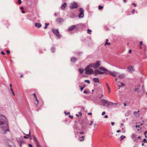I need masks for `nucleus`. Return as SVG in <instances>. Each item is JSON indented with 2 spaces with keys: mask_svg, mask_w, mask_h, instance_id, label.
Here are the masks:
<instances>
[{
  "mask_svg": "<svg viewBox=\"0 0 147 147\" xmlns=\"http://www.w3.org/2000/svg\"><path fill=\"white\" fill-rule=\"evenodd\" d=\"M0 126L3 134H5L7 131H9L7 119L3 115H0Z\"/></svg>",
  "mask_w": 147,
  "mask_h": 147,
  "instance_id": "1",
  "label": "nucleus"
},
{
  "mask_svg": "<svg viewBox=\"0 0 147 147\" xmlns=\"http://www.w3.org/2000/svg\"><path fill=\"white\" fill-rule=\"evenodd\" d=\"M85 70V73L86 74H93V70L92 69L87 68L86 67Z\"/></svg>",
  "mask_w": 147,
  "mask_h": 147,
  "instance_id": "2",
  "label": "nucleus"
},
{
  "mask_svg": "<svg viewBox=\"0 0 147 147\" xmlns=\"http://www.w3.org/2000/svg\"><path fill=\"white\" fill-rule=\"evenodd\" d=\"M94 69H96L98 68V67L101 65V62L100 61H97L95 63H94Z\"/></svg>",
  "mask_w": 147,
  "mask_h": 147,
  "instance_id": "3",
  "label": "nucleus"
},
{
  "mask_svg": "<svg viewBox=\"0 0 147 147\" xmlns=\"http://www.w3.org/2000/svg\"><path fill=\"white\" fill-rule=\"evenodd\" d=\"M52 31L53 33L55 34L56 36L59 38H60V36L59 34V32L58 30L55 29H52Z\"/></svg>",
  "mask_w": 147,
  "mask_h": 147,
  "instance_id": "4",
  "label": "nucleus"
},
{
  "mask_svg": "<svg viewBox=\"0 0 147 147\" xmlns=\"http://www.w3.org/2000/svg\"><path fill=\"white\" fill-rule=\"evenodd\" d=\"M102 102L104 105H105L107 106H108L109 105H111V103H113L111 102H109L105 99H103L102 100Z\"/></svg>",
  "mask_w": 147,
  "mask_h": 147,
  "instance_id": "5",
  "label": "nucleus"
},
{
  "mask_svg": "<svg viewBox=\"0 0 147 147\" xmlns=\"http://www.w3.org/2000/svg\"><path fill=\"white\" fill-rule=\"evenodd\" d=\"M33 137L34 141L35 142L36 144L37 147H41V146L40 145V144L36 138L34 136H33Z\"/></svg>",
  "mask_w": 147,
  "mask_h": 147,
  "instance_id": "6",
  "label": "nucleus"
},
{
  "mask_svg": "<svg viewBox=\"0 0 147 147\" xmlns=\"http://www.w3.org/2000/svg\"><path fill=\"white\" fill-rule=\"evenodd\" d=\"M78 7V5L75 2H74L72 3L71 4V6L70 7V8L71 9H72L73 8H76Z\"/></svg>",
  "mask_w": 147,
  "mask_h": 147,
  "instance_id": "7",
  "label": "nucleus"
},
{
  "mask_svg": "<svg viewBox=\"0 0 147 147\" xmlns=\"http://www.w3.org/2000/svg\"><path fill=\"white\" fill-rule=\"evenodd\" d=\"M80 12L79 14V17L80 18L81 17L82 18L84 17V10L82 8L80 9Z\"/></svg>",
  "mask_w": 147,
  "mask_h": 147,
  "instance_id": "8",
  "label": "nucleus"
},
{
  "mask_svg": "<svg viewBox=\"0 0 147 147\" xmlns=\"http://www.w3.org/2000/svg\"><path fill=\"white\" fill-rule=\"evenodd\" d=\"M128 70L130 72H132L135 71L134 69L133 66H130L127 67Z\"/></svg>",
  "mask_w": 147,
  "mask_h": 147,
  "instance_id": "9",
  "label": "nucleus"
},
{
  "mask_svg": "<svg viewBox=\"0 0 147 147\" xmlns=\"http://www.w3.org/2000/svg\"><path fill=\"white\" fill-rule=\"evenodd\" d=\"M108 73H109V74L110 73L111 75L114 77L116 76V74L117 73L116 72L114 71L113 72L110 71H108Z\"/></svg>",
  "mask_w": 147,
  "mask_h": 147,
  "instance_id": "10",
  "label": "nucleus"
},
{
  "mask_svg": "<svg viewBox=\"0 0 147 147\" xmlns=\"http://www.w3.org/2000/svg\"><path fill=\"white\" fill-rule=\"evenodd\" d=\"M99 69L101 71H109L107 69L102 66H100L99 67Z\"/></svg>",
  "mask_w": 147,
  "mask_h": 147,
  "instance_id": "11",
  "label": "nucleus"
},
{
  "mask_svg": "<svg viewBox=\"0 0 147 147\" xmlns=\"http://www.w3.org/2000/svg\"><path fill=\"white\" fill-rule=\"evenodd\" d=\"M99 71L98 69H96L93 71V74L95 76H97L99 74Z\"/></svg>",
  "mask_w": 147,
  "mask_h": 147,
  "instance_id": "12",
  "label": "nucleus"
},
{
  "mask_svg": "<svg viewBox=\"0 0 147 147\" xmlns=\"http://www.w3.org/2000/svg\"><path fill=\"white\" fill-rule=\"evenodd\" d=\"M76 26L75 25L70 26L69 27L68 30L69 31H72L76 28Z\"/></svg>",
  "mask_w": 147,
  "mask_h": 147,
  "instance_id": "13",
  "label": "nucleus"
},
{
  "mask_svg": "<svg viewBox=\"0 0 147 147\" xmlns=\"http://www.w3.org/2000/svg\"><path fill=\"white\" fill-rule=\"evenodd\" d=\"M77 60V58L75 57H73L71 59V61L72 63H75Z\"/></svg>",
  "mask_w": 147,
  "mask_h": 147,
  "instance_id": "14",
  "label": "nucleus"
},
{
  "mask_svg": "<svg viewBox=\"0 0 147 147\" xmlns=\"http://www.w3.org/2000/svg\"><path fill=\"white\" fill-rule=\"evenodd\" d=\"M57 21L59 23L63 22V20L61 18H59L57 20Z\"/></svg>",
  "mask_w": 147,
  "mask_h": 147,
  "instance_id": "15",
  "label": "nucleus"
},
{
  "mask_svg": "<svg viewBox=\"0 0 147 147\" xmlns=\"http://www.w3.org/2000/svg\"><path fill=\"white\" fill-rule=\"evenodd\" d=\"M139 112V111H138V112L136 111H134V115H135L136 117H138L139 116V114L138 113Z\"/></svg>",
  "mask_w": 147,
  "mask_h": 147,
  "instance_id": "16",
  "label": "nucleus"
},
{
  "mask_svg": "<svg viewBox=\"0 0 147 147\" xmlns=\"http://www.w3.org/2000/svg\"><path fill=\"white\" fill-rule=\"evenodd\" d=\"M35 26L38 28H39L41 26V24L40 23H36Z\"/></svg>",
  "mask_w": 147,
  "mask_h": 147,
  "instance_id": "17",
  "label": "nucleus"
},
{
  "mask_svg": "<svg viewBox=\"0 0 147 147\" xmlns=\"http://www.w3.org/2000/svg\"><path fill=\"white\" fill-rule=\"evenodd\" d=\"M87 68H91V67H94V63H92L89 65H88L87 66Z\"/></svg>",
  "mask_w": 147,
  "mask_h": 147,
  "instance_id": "18",
  "label": "nucleus"
},
{
  "mask_svg": "<svg viewBox=\"0 0 147 147\" xmlns=\"http://www.w3.org/2000/svg\"><path fill=\"white\" fill-rule=\"evenodd\" d=\"M125 77V75L124 74H122L119 75L118 77L119 78L123 79Z\"/></svg>",
  "mask_w": 147,
  "mask_h": 147,
  "instance_id": "19",
  "label": "nucleus"
},
{
  "mask_svg": "<svg viewBox=\"0 0 147 147\" xmlns=\"http://www.w3.org/2000/svg\"><path fill=\"white\" fill-rule=\"evenodd\" d=\"M109 74V73H108V72L101 71H99V74H100V75L103 74Z\"/></svg>",
  "mask_w": 147,
  "mask_h": 147,
  "instance_id": "20",
  "label": "nucleus"
},
{
  "mask_svg": "<svg viewBox=\"0 0 147 147\" xmlns=\"http://www.w3.org/2000/svg\"><path fill=\"white\" fill-rule=\"evenodd\" d=\"M84 136H82L79 138V141H82L84 140Z\"/></svg>",
  "mask_w": 147,
  "mask_h": 147,
  "instance_id": "21",
  "label": "nucleus"
},
{
  "mask_svg": "<svg viewBox=\"0 0 147 147\" xmlns=\"http://www.w3.org/2000/svg\"><path fill=\"white\" fill-rule=\"evenodd\" d=\"M93 80L95 82H99V80L97 78H94Z\"/></svg>",
  "mask_w": 147,
  "mask_h": 147,
  "instance_id": "22",
  "label": "nucleus"
},
{
  "mask_svg": "<svg viewBox=\"0 0 147 147\" xmlns=\"http://www.w3.org/2000/svg\"><path fill=\"white\" fill-rule=\"evenodd\" d=\"M26 136H31V135H30V130H29V134H25ZM29 139L30 140H32V137L31 136L29 138Z\"/></svg>",
  "mask_w": 147,
  "mask_h": 147,
  "instance_id": "23",
  "label": "nucleus"
},
{
  "mask_svg": "<svg viewBox=\"0 0 147 147\" xmlns=\"http://www.w3.org/2000/svg\"><path fill=\"white\" fill-rule=\"evenodd\" d=\"M120 82L119 81H118L117 82V86L119 87L118 89H119L121 87V86L120 85Z\"/></svg>",
  "mask_w": 147,
  "mask_h": 147,
  "instance_id": "24",
  "label": "nucleus"
},
{
  "mask_svg": "<svg viewBox=\"0 0 147 147\" xmlns=\"http://www.w3.org/2000/svg\"><path fill=\"white\" fill-rule=\"evenodd\" d=\"M136 135L134 134H133L132 135V138L134 139H135L136 138Z\"/></svg>",
  "mask_w": 147,
  "mask_h": 147,
  "instance_id": "25",
  "label": "nucleus"
},
{
  "mask_svg": "<svg viewBox=\"0 0 147 147\" xmlns=\"http://www.w3.org/2000/svg\"><path fill=\"white\" fill-rule=\"evenodd\" d=\"M79 71L80 74H83V73L84 72V71L83 69L79 68Z\"/></svg>",
  "mask_w": 147,
  "mask_h": 147,
  "instance_id": "26",
  "label": "nucleus"
},
{
  "mask_svg": "<svg viewBox=\"0 0 147 147\" xmlns=\"http://www.w3.org/2000/svg\"><path fill=\"white\" fill-rule=\"evenodd\" d=\"M35 98L36 99V102H35V103L36 105V106H37L39 103L38 100V99H37V97H36V98Z\"/></svg>",
  "mask_w": 147,
  "mask_h": 147,
  "instance_id": "27",
  "label": "nucleus"
},
{
  "mask_svg": "<svg viewBox=\"0 0 147 147\" xmlns=\"http://www.w3.org/2000/svg\"><path fill=\"white\" fill-rule=\"evenodd\" d=\"M49 23H45V26L44 27V28L45 29L47 28V26L49 25Z\"/></svg>",
  "mask_w": 147,
  "mask_h": 147,
  "instance_id": "28",
  "label": "nucleus"
},
{
  "mask_svg": "<svg viewBox=\"0 0 147 147\" xmlns=\"http://www.w3.org/2000/svg\"><path fill=\"white\" fill-rule=\"evenodd\" d=\"M55 49L54 47H52L51 48V50L52 52L54 53L55 51Z\"/></svg>",
  "mask_w": 147,
  "mask_h": 147,
  "instance_id": "29",
  "label": "nucleus"
},
{
  "mask_svg": "<svg viewBox=\"0 0 147 147\" xmlns=\"http://www.w3.org/2000/svg\"><path fill=\"white\" fill-rule=\"evenodd\" d=\"M125 138V136H123V135H122L120 137L121 140H122Z\"/></svg>",
  "mask_w": 147,
  "mask_h": 147,
  "instance_id": "30",
  "label": "nucleus"
},
{
  "mask_svg": "<svg viewBox=\"0 0 147 147\" xmlns=\"http://www.w3.org/2000/svg\"><path fill=\"white\" fill-rule=\"evenodd\" d=\"M103 7L100 5H99L98 8L99 10H100L103 8Z\"/></svg>",
  "mask_w": 147,
  "mask_h": 147,
  "instance_id": "31",
  "label": "nucleus"
},
{
  "mask_svg": "<svg viewBox=\"0 0 147 147\" xmlns=\"http://www.w3.org/2000/svg\"><path fill=\"white\" fill-rule=\"evenodd\" d=\"M92 32L91 30H89V29H88L87 30V32L88 33L90 34L91 33V32Z\"/></svg>",
  "mask_w": 147,
  "mask_h": 147,
  "instance_id": "32",
  "label": "nucleus"
},
{
  "mask_svg": "<svg viewBox=\"0 0 147 147\" xmlns=\"http://www.w3.org/2000/svg\"><path fill=\"white\" fill-rule=\"evenodd\" d=\"M61 9L63 10L64 9V3L62 5L61 7Z\"/></svg>",
  "mask_w": 147,
  "mask_h": 147,
  "instance_id": "33",
  "label": "nucleus"
},
{
  "mask_svg": "<svg viewBox=\"0 0 147 147\" xmlns=\"http://www.w3.org/2000/svg\"><path fill=\"white\" fill-rule=\"evenodd\" d=\"M84 86H85V85L83 87H81V86H80V88L81 91H82L83 90Z\"/></svg>",
  "mask_w": 147,
  "mask_h": 147,
  "instance_id": "34",
  "label": "nucleus"
},
{
  "mask_svg": "<svg viewBox=\"0 0 147 147\" xmlns=\"http://www.w3.org/2000/svg\"><path fill=\"white\" fill-rule=\"evenodd\" d=\"M147 134V131H146L144 133V134L145 136V137L146 138H147V136H146Z\"/></svg>",
  "mask_w": 147,
  "mask_h": 147,
  "instance_id": "35",
  "label": "nucleus"
},
{
  "mask_svg": "<svg viewBox=\"0 0 147 147\" xmlns=\"http://www.w3.org/2000/svg\"><path fill=\"white\" fill-rule=\"evenodd\" d=\"M84 82L86 83H88L89 84L90 83V81L88 80H85Z\"/></svg>",
  "mask_w": 147,
  "mask_h": 147,
  "instance_id": "36",
  "label": "nucleus"
},
{
  "mask_svg": "<svg viewBox=\"0 0 147 147\" xmlns=\"http://www.w3.org/2000/svg\"><path fill=\"white\" fill-rule=\"evenodd\" d=\"M142 142H144L147 143V141H146V139L144 138L143 139V141H142Z\"/></svg>",
  "mask_w": 147,
  "mask_h": 147,
  "instance_id": "37",
  "label": "nucleus"
},
{
  "mask_svg": "<svg viewBox=\"0 0 147 147\" xmlns=\"http://www.w3.org/2000/svg\"><path fill=\"white\" fill-rule=\"evenodd\" d=\"M18 3L19 4H20L22 3V1L21 0H18Z\"/></svg>",
  "mask_w": 147,
  "mask_h": 147,
  "instance_id": "38",
  "label": "nucleus"
},
{
  "mask_svg": "<svg viewBox=\"0 0 147 147\" xmlns=\"http://www.w3.org/2000/svg\"><path fill=\"white\" fill-rule=\"evenodd\" d=\"M120 84H121L122 86V87H124L125 86V84L123 82H120Z\"/></svg>",
  "mask_w": 147,
  "mask_h": 147,
  "instance_id": "39",
  "label": "nucleus"
},
{
  "mask_svg": "<svg viewBox=\"0 0 147 147\" xmlns=\"http://www.w3.org/2000/svg\"><path fill=\"white\" fill-rule=\"evenodd\" d=\"M6 52L7 54H9L10 52V51L9 50H7L6 51Z\"/></svg>",
  "mask_w": 147,
  "mask_h": 147,
  "instance_id": "40",
  "label": "nucleus"
},
{
  "mask_svg": "<svg viewBox=\"0 0 147 147\" xmlns=\"http://www.w3.org/2000/svg\"><path fill=\"white\" fill-rule=\"evenodd\" d=\"M33 95L34 96V98H36L37 97L35 93H34V94H33Z\"/></svg>",
  "mask_w": 147,
  "mask_h": 147,
  "instance_id": "41",
  "label": "nucleus"
},
{
  "mask_svg": "<svg viewBox=\"0 0 147 147\" xmlns=\"http://www.w3.org/2000/svg\"><path fill=\"white\" fill-rule=\"evenodd\" d=\"M138 89H139L138 88H135L134 90L135 92H137L138 91Z\"/></svg>",
  "mask_w": 147,
  "mask_h": 147,
  "instance_id": "42",
  "label": "nucleus"
},
{
  "mask_svg": "<svg viewBox=\"0 0 147 147\" xmlns=\"http://www.w3.org/2000/svg\"><path fill=\"white\" fill-rule=\"evenodd\" d=\"M93 123V121H91L90 122V123L89 124V125H91Z\"/></svg>",
  "mask_w": 147,
  "mask_h": 147,
  "instance_id": "43",
  "label": "nucleus"
},
{
  "mask_svg": "<svg viewBox=\"0 0 147 147\" xmlns=\"http://www.w3.org/2000/svg\"><path fill=\"white\" fill-rule=\"evenodd\" d=\"M28 146L29 147H33L32 145L31 144H29Z\"/></svg>",
  "mask_w": 147,
  "mask_h": 147,
  "instance_id": "44",
  "label": "nucleus"
},
{
  "mask_svg": "<svg viewBox=\"0 0 147 147\" xmlns=\"http://www.w3.org/2000/svg\"><path fill=\"white\" fill-rule=\"evenodd\" d=\"M1 54L3 55H5V53H4V52L3 51H1Z\"/></svg>",
  "mask_w": 147,
  "mask_h": 147,
  "instance_id": "45",
  "label": "nucleus"
},
{
  "mask_svg": "<svg viewBox=\"0 0 147 147\" xmlns=\"http://www.w3.org/2000/svg\"><path fill=\"white\" fill-rule=\"evenodd\" d=\"M74 17H75V16H74V14H72V15L71 16V18H74Z\"/></svg>",
  "mask_w": 147,
  "mask_h": 147,
  "instance_id": "46",
  "label": "nucleus"
},
{
  "mask_svg": "<svg viewBox=\"0 0 147 147\" xmlns=\"http://www.w3.org/2000/svg\"><path fill=\"white\" fill-rule=\"evenodd\" d=\"M105 114V111H104V112H103L102 113V115H104Z\"/></svg>",
  "mask_w": 147,
  "mask_h": 147,
  "instance_id": "47",
  "label": "nucleus"
},
{
  "mask_svg": "<svg viewBox=\"0 0 147 147\" xmlns=\"http://www.w3.org/2000/svg\"><path fill=\"white\" fill-rule=\"evenodd\" d=\"M70 114V113L69 112L68 113H67V112H65V115H67L68 114Z\"/></svg>",
  "mask_w": 147,
  "mask_h": 147,
  "instance_id": "48",
  "label": "nucleus"
},
{
  "mask_svg": "<svg viewBox=\"0 0 147 147\" xmlns=\"http://www.w3.org/2000/svg\"><path fill=\"white\" fill-rule=\"evenodd\" d=\"M135 11V10L134 9V10H133L131 11V13H132L133 14H134V13Z\"/></svg>",
  "mask_w": 147,
  "mask_h": 147,
  "instance_id": "49",
  "label": "nucleus"
},
{
  "mask_svg": "<svg viewBox=\"0 0 147 147\" xmlns=\"http://www.w3.org/2000/svg\"><path fill=\"white\" fill-rule=\"evenodd\" d=\"M84 94H86L87 93V92L86 91H85V90H84Z\"/></svg>",
  "mask_w": 147,
  "mask_h": 147,
  "instance_id": "50",
  "label": "nucleus"
},
{
  "mask_svg": "<svg viewBox=\"0 0 147 147\" xmlns=\"http://www.w3.org/2000/svg\"><path fill=\"white\" fill-rule=\"evenodd\" d=\"M104 117L107 118L108 117V116L107 115H105L104 116Z\"/></svg>",
  "mask_w": 147,
  "mask_h": 147,
  "instance_id": "51",
  "label": "nucleus"
},
{
  "mask_svg": "<svg viewBox=\"0 0 147 147\" xmlns=\"http://www.w3.org/2000/svg\"><path fill=\"white\" fill-rule=\"evenodd\" d=\"M132 4L135 7H136V4H135L134 3H132Z\"/></svg>",
  "mask_w": 147,
  "mask_h": 147,
  "instance_id": "52",
  "label": "nucleus"
},
{
  "mask_svg": "<svg viewBox=\"0 0 147 147\" xmlns=\"http://www.w3.org/2000/svg\"><path fill=\"white\" fill-rule=\"evenodd\" d=\"M69 117H70L71 118H73V117L72 116H71V115H69Z\"/></svg>",
  "mask_w": 147,
  "mask_h": 147,
  "instance_id": "53",
  "label": "nucleus"
},
{
  "mask_svg": "<svg viewBox=\"0 0 147 147\" xmlns=\"http://www.w3.org/2000/svg\"><path fill=\"white\" fill-rule=\"evenodd\" d=\"M114 124H115V123L113 122H111V124L113 126L114 125Z\"/></svg>",
  "mask_w": 147,
  "mask_h": 147,
  "instance_id": "54",
  "label": "nucleus"
},
{
  "mask_svg": "<svg viewBox=\"0 0 147 147\" xmlns=\"http://www.w3.org/2000/svg\"><path fill=\"white\" fill-rule=\"evenodd\" d=\"M24 138L26 139H27L28 138V137L26 136H24Z\"/></svg>",
  "mask_w": 147,
  "mask_h": 147,
  "instance_id": "55",
  "label": "nucleus"
},
{
  "mask_svg": "<svg viewBox=\"0 0 147 147\" xmlns=\"http://www.w3.org/2000/svg\"><path fill=\"white\" fill-rule=\"evenodd\" d=\"M142 41H140V45L141 46L142 45Z\"/></svg>",
  "mask_w": 147,
  "mask_h": 147,
  "instance_id": "56",
  "label": "nucleus"
},
{
  "mask_svg": "<svg viewBox=\"0 0 147 147\" xmlns=\"http://www.w3.org/2000/svg\"><path fill=\"white\" fill-rule=\"evenodd\" d=\"M24 9V7H21L20 8V9L22 10H23Z\"/></svg>",
  "mask_w": 147,
  "mask_h": 147,
  "instance_id": "57",
  "label": "nucleus"
},
{
  "mask_svg": "<svg viewBox=\"0 0 147 147\" xmlns=\"http://www.w3.org/2000/svg\"><path fill=\"white\" fill-rule=\"evenodd\" d=\"M22 13H24L25 12V11L24 10H22Z\"/></svg>",
  "mask_w": 147,
  "mask_h": 147,
  "instance_id": "58",
  "label": "nucleus"
},
{
  "mask_svg": "<svg viewBox=\"0 0 147 147\" xmlns=\"http://www.w3.org/2000/svg\"><path fill=\"white\" fill-rule=\"evenodd\" d=\"M108 42H107V41H106V42H105V45H108Z\"/></svg>",
  "mask_w": 147,
  "mask_h": 147,
  "instance_id": "59",
  "label": "nucleus"
},
{
  "mask_svg": "<svg viewBox=\"0 0 147 147\" xmlns=\"http://www.w3.org/2000/svg\"><path fill=\"white\" fill-rule=\"evenodd\" d=\"M121 132V130H117V133H119V132Z\"/></svg>",
  "mask_w": 147,
  "mask_h": 147,
  "instance_id": "60",
  "label": "nucleus"
},
{
  "mask_svg": "<svg viewBox=\"0 0 147 147\" xmlns=\"http://www.w3.org/2000/svg\"><path fill=\"white\" fill-rule=\"evenodd\" d=\"M80 134H84V133L83 132H80Z\"/></svg>",
  "mask_w": 147,
  "mask_h": 147,
  "instance_id": "61",
  "label": "nucleus"
},
{
  "mask_svg": "<svg viewBox=\"0 0 147 147\" xmlns=\"http://www.w3.org/2000/svg\"><path fill=\"white\" fill-rule=\"evenodd\" d=\"M92 114V113H88V115H91Z\"/></svg>",
  "mask_w": 147,
  "mask_h": 147,
  "instance_id": "62",
  "label": "nucleus"
},
{
  "mask_svg": "<svg viewBox=\"0 0 147 147\" xmlns=\"http://www.w3.org/2000/svg\"><path fill=\"white\" fill-rule=\"evenodd\" d=\"M115 81L117 82V78H115Z\"/></svg>",
  "mask_w": 147,
  "mask_h": 147,
  "instance_id": "63",
  "label": "nucleus"
},
{
  "mask_svg": "<svg viewBox=\"0 0 147 147\" xmlns=\"http://www.w3.org/2000/svg\"><path fill=\"white\" fill-rule=\"evenodd\" d=\"M129 53H131V49H129Z\"/></svg>",
  "mask_w": 147,
  "mask_h": 147,
  "instance_id": "64",
  "label": "nucleus"
}]
</instances>
